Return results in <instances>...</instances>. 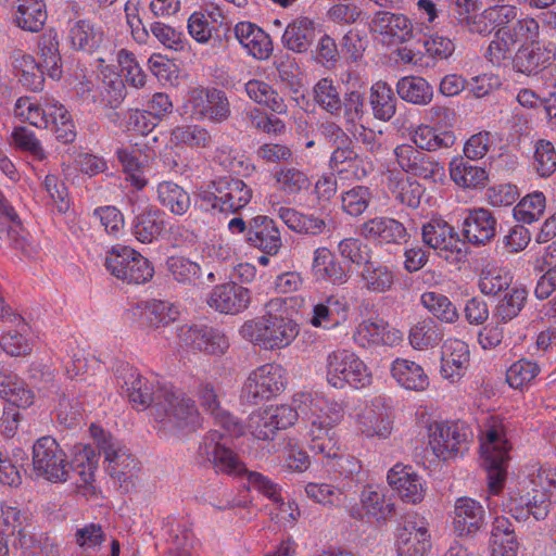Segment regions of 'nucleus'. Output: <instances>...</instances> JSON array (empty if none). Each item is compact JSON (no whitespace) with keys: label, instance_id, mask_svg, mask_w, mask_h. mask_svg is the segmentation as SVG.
Returning <instances> with one entry per match:
<instances>
[{"label":"nucleus","instance_id":"26","mask_svg":"<svg viewBox=\"0 0 556 556\" xmlns=\"http://www.w3.org/2000/svg\"><path fill=\"white\" fill-rule=\"evenodd\" d=\"M469 348L459 339H447L442 345L441 374L452 382L458 381L469 365Z\"/></svg>","mask_w":556,"mask_h":556},{"label":"nucleus","instance_id":"5","mask_svg":"<svg viewBox=\"0 0 556 556\" xmlns=\"http://www.w3.org/2000/svg\"><path fill=\"white\" fill-rule=\"evenodd\" d=\"M251 198V188L243 180L230 177L213 180L199 191L203 210L225 215L237 214Z\"/></svg>","mask_w":556,"mask_h":556},{"label":"nucleus","instance_id":"55","mask_svg":"<svg viewBox=\"0 0 556 556\" xmlns=\"http://www.w3.org/2000/svg\"><path fill=\"white\" fill-rule=\"evenodd\" d=\"M513 276L505 269L496 266H486L479 277V289L485 295L496 296L506 292L513 286Z\"/></svg>","mask_w":556,"mask_h":556},{"label":"nucleus","instance_id":"59","mask_svg":"<svg viewBox=\"0 0 556 556\" xmlns=\"http://www.w3.org/2000/svg\"><path fill=\"white\" fill-rule=\"evenodd\" d=\"M361 502L367 514L376 520H387L395 513L394 504L387 501L384 494L372 486L363 490Z\"/></svg>","mask_w":556,"mask_h":556},{"label":"nucleus","instance_id":"62","mask_svg":"<svg viewBox=\"0 0 556 556\" xmlns=\"http://www.w3.org/2000/svg\"><path fill=\"white\" fill-rule=\"evenodd\" d=\"M279 190L286 194H298L308 189L311 182L307 175L299 168L283 166L275 173Z\"/></svg>","mask_w":556,"mask_h":556},{"label":"nucleus","instance_id":"35","mask_svg":"<svg viewBox=\"0 0 556 556\" xmlns=\"http://www.w3.org/2000/svg\"><path fill=\"white\" fill-rule=\"evenodd\" d=\"M359 280L363 289L370 293L389 292L395 283L394 271L386 264L366 260L362 265Z\"/></svg>","mask_w":556,"mask_h":556},{"label":"nucleus","instance_id":"2","mask_svg":"<svg viewBox=\"0 0 556 556\" xmlns=\"http://www.w3.org/2000/svg\"><path fill=\"white\" fill-rule=\"evenodd\" d=\"M299 331L298 323L289 316L287 303L280 298L268 301L264 314L247 320L239 330L244 340L271 351L289 346Z\"/></svg>","mask_w":556,"mask_h":556},{"label":"nucleus","instance_id":"39","mask_svg":"<svg viewBox=\"0 0 556 556\" xmlns=\"http://www.w3.org/2000/svg\"><path fill=\"white\" fill-rule=\"evenodd\" d=\"M391 375L407 390L424 391L429 386L424 368L413 361L396 358L391 365Z\"/></svg>","mask_w":556,"mask_h":556},{"label":"nucleus","instance_id":"32","mask_svg":"<svg viewBox=\"0 0 556 556\" xmlns=\"http://www.w3.org/2000/svg\"><path fill=\"white\" fill-rule=\"evenodd\" d=\"M530 46H522L513 59L514 67L527 75L536 74L555 59V48L553 46L541 47L531 41Z\"/></svg>","mask_w":556,"mask_h":556},{"label":"nucleus","instance_id":"17","mask_svg":"<svg viewBox=\"0 0 556 556\" xmlns=\"http://www.w3.org/2000/svg\"><path fill=\"white\" fill-rule=\"evenodd\" d=\"M369 31L386 45L403 43L414 37V25L403 13L380 10L372 14Z\"/></svg>","mask_w":556,"mask_h":556},{"label":"nucleus","instance_id":"6","mask_svg":"<svg viewBox=\"0 0 556 556\" xmlns=\"http://www.w3.org/2000/svg\"><path fill=\"white\" fill-rule=\"evenodd\" d=\"M197 460L201 466L213 468L217 473H250L239 456L227 446L224 434L218 430H210L202 438L197 451Z\"/></svg>","mask_w":556,"mask_h":556},{"label":"nucleus","instance_id":"48","mask_svg":"<svg viewBox=\"0 0 556 556\" xmlns=\"http://www.w3.org/2000/svg\"><path fill=\"white\" fill-rule=\"evenodd\" d=\"M399 96L406 102L426 105L433 98L431 85L420 76H405L396 84Z\"/></svg>","mask_w":556,"mask_h":556},{"label":"nucleus","instance_id":"13","mask_svg":"<svg viewBox=\"0 0 556 556\" xmlns=\"http://www.w3.org/2000/svg\"><path fill=\"white\" fill-rule=\"evenodd\" d=\"M488 22L494 35H513L516 37L538 38L540 25L533 17L517 18L518 9L510 4H494L485 9Z\"/></svg>","mask_w":556,"mask_h":556},{"label":"nucleus","instance_id":"21","mask_svg":"<svg viewBox=\"0 0 556 556\" xmlns=\"http://www.w3.org/2000/svg\"><path fill=\"white\" fill-rule=\"evenodd\" d=\"M247 243L267 255H278L283 241L276 220L267 215H256L250 219Z\"/></svg>","mask_w":556,"mask_h":556},{"label":"nucleus","instance_id":"56","mask_svg":"<svg viewBox=\"0 0 556 556\" xmlns=\"http://www.w3.org/2000/svg\"><path fill=\"white\" fill-rule=\"evenodd\" d=\"M164 228V223L159 210H146L134 222L132 232L136 239L142 243H151Z\"/></svg>","mask_w":556,"mask_h":556},{"label":"nucleus","instance_id":"58","mask_svg":"<svg viewBox=\"0 0 556 556\" xmlns=\"http://www.w3.org/2000/svg\"><path fill=\"white\" fill-rule=\"evenodd\" d=\"M18 329L8 330L0 337V348L10 356H25L31 352V343L25 332L27 325L20 316V320H15Z\"/></svg>","mask_w":556,"mask_h":556},{"label":"nucleus","instance_id":"37","mask_svg":"<svg viewBox=\"0 0 556 556\" xmlns=\"http://www.w3.org/2000/svg\"><path fill=\"white\" fill-rule=\"evenodd\" d=\"M0 396L15 407L33 404V392L8 366L0 363Z\"/></svg>","mask_w":556,"mask_h":556},{"label":"nucleus","instance_id":"42","mask_svg":"<svg viewBox=\"0 0 556 556\" xmlns=\"http://www.w3.org/2000/svg\"><path fill=\"white\" fill-rule=\"evenodd\" d=\"M413 146L422 151H438L455 143V135L450 130H438L429 125H419L409 134Z\"/></svg>","mask_w":556,"mask_h":556},{"label":"nucleus","instance_id":"50","mask_svg":"<svg viewBox=\"0 0 556 556\" xmlns=\"http://www.w3.org/2000/svg\"><path fill=\"white\" fill-rule=\"evenodd\" d=\"M332 427L309 425L307 432V446L309 451L319 456L320 459H333L339 456V446L333 437L330 435Z\"/></svg>","mask_w":556,"mask_h":556},{"label":"nucleus","instance_id":"9","mask_svg":"<svg viewBox=\"0 0 556 556\" xmlns=\"http://www.w3.org/2000/svg\"><path fill=\"white\" fill-rule=\"evenodd\" d=\"M105 267L112 276L127 282L140 285L154 274L150 261L127 245L113 247L105 256Z\"/></svg>","mask_w":556,"mask_h":556},{"label":"nucleus","instance_id":"36","mask_svg":"<svg viewBox=\"0 0 556 556\" xmlns=\"http://www.w3.org/2000/svg\"><path fill=\"white\" fill-rule=\"evenodd\" d=\"M316 37L315 22L306 16L295 18L288 24L282 35V45L296 53L306 52Z\"/></svg>","mask_w":556,"mask_h":556},{"label":"nucleus","instance_id":"3","mask_svg":"<svg viewBox=\"0 0 556 556\" xmlns=\"http://www.w3.org/2000/svg\"><path fill=\"white\" fill-rule=\"evenodd\" d=\"M556 489V472L540 469L521 490L510 491L504 510L516 520H527L532 515L536 520H543L549 513L551 497Z\"/></svg>","mask_w":556,"mask_h":556},{"label":"nucleus","instance_id":"53","mask_svg":"<svg viewBox=\"0 0 556 556\" xmlns=\"http://www.w3.org/2000/svg\"><path fill=\"white\" fill-rule=\"evenodd\" d=\"M538 38L516 37L513 35H494L485 58L495 66H506L511 61L514 47L521 41H535Z\"/></svg>","mask_w":556,"mask_h":556},{"label":"nucleus","instance_id":"63","mask_svg":"<svg viewBox=\"0 0 556 556\" xmlns=\"http://www.w3.org/2000/svg\"><path fill=\"white\" fill-rule=\"evenodd\" d=\"M545 211V195L535 191L526 195L514 208L515 218L525 224L540 219Z\"/></svg>","mask_w":556,"mask_h":556},{"label":"nucleus","instance_id":"16","mask_svg":"<svg viewBox=\"0 0 556 556\" xmlns=\"http://www.w3.org/2000/svg\"><path fill=\"white\" fill-rule=\"evenodd\" d=\"M296 412L290 405H270L253 412L248 420L250 433L257 440H273L276 432L292 426Z\"/></svg>","mask_w":556,"mask_h":556},{"label":"nucleus","instance_id":"12","mask_svg":"<svg viewBox=\"0 0 556 556\" xmlns=\"http://www.w3.org/2000/svg\"><path fill=\"white\" fill-rule=\"evenodd\" d=\"M481 450L483 466L488 471L489 491L496 495L502 490L506 477L509 446L496 429H490L485 441L481 444Z\"/></svg>","mask_w":556,"mask_h":556},{"label":"nucleus","instance_id":"49","mask_svg":"<svg viewBox=\"0 0 556 556\" xmlns=\"http://www.w3.org/2000/svg\"><path fill=\"white\" fill-rule=\"evenodd\" d=\"M451 179L463 188H477L483 186L488 179L484 168L472 165L463 157L454 159L450 163Z\"/></svg>","mask_w":556,"mask_h":556},{"label":"nucleus","instance_id":"54","mask_svg":"<svg viewBox=\"0 0 556 556\" xmlns=\"http://www.w3.org/2000/svg\"><path fill=\"white\" fill-rule=\"evenodd\" d=\"M157 199L164 207L175 215H184L191 204L189 193L172 181L159 184Z\"/></svg>","mask_w":556,"mask_h":556},{"label":"nucleus","instance_id":"45","mask_svg":"<svg viewBox=\"0 0 556 556\" xmlns=\"http://www.w3.org/2000/svg\"><path fill=\"white\" fill-rule=\"evenodd\" d=\"M13 66L18 81L31 91L42 89L46 71L29 54L16 52L13 55Z\"/></svg>","mask_w":556,"mask_h":556},{"label":"nucleus","instance_id":"23","mask_svg":"<svg viewBox=\"0 0 556 556\" xmlns=\"http://www.w3.org/2000/svg\"><path fill=\"white\" fill-rule=\"evenodd\" d=\"M251 302L249 289L235 282L216 286L207 299L211 308L223 314H238Z\"/></svg>","mask_w":556,"mask_h":556},{"label":"nucleus","instance_id":"25","mask_svg":"<svg viewBox=\"0 0 556 556\" xmlns=\"http://www.w3.org/2000/svg\"><path fill=\"white\" fill-rule=\"evenodd\" d=\"M497 220L486 208L470 210L463 222V236L468 243L485 245L496 235Z\"/></svg>","mask_w":556,"mask_h":556},{"label":"nucleus","instance_id":"18","mask_svg":"<svg viewBox=\"0 0 556 556\" xmlns=\"http://www.w3.org/2000/svg\"><path fill=\"white\" fill-rule=\"evenodd\" d=\"M181 345L208 355H222L228 348L227 337L219 330L204 325H184L178 329Z\"/></svg>","mask_w":556,"mask_h":556},{"label":"nucleus","instance_id":"15","mask_svg":"<svg viewBox=\"0 0 556 556\" xmlns=\"http://www.w3.org/2000/svg\"><path fill=\"white\" fill-rule=\"evenodd\" d=\"M430 548V533L425 518L417 514H406L397 528V555L425 556Z\"/></svg>","mask_w":556,"mask_h":556},{"label":"nucleus","instance_id":"8","mask_svg":"<svg viewBox=\"0 0 556 556\" xmlns=\"http://www.w3.org/2000/svg\"><path fill=\"white\" fill-rule=\"evenodd\" d=\"M287 384V371L278 364L270 363L252 370L241 389L243 403L256 405L281 393Z\"/></svg>","mask_w":556,"mask_h":556},{"label":"nucleus","instance_id":"20","mask_svg":"<svg viewBox=\"0 0 556 556\" xmlns=\"http://www.w3.org/2000/svg\"><path fill=\"white\" fill-rule=\"evenodd\" d=\"M421 239L427 247L439 251L440 255L445 253L446 260L448 253L460 254L465 244L455 228L442 218H431L424 224Z\"/></svg>","mask_w":556,"mask_h":556},{"label":"nucleus","instance_id":"11","mask_svg":"<svg viewBox=\"0 0 556 556\" xmlns=\"http://www.w3.org/2000/svg\"><path fill=\"white\" fill-rule=\"evenodd\" d=\"M393 155L399 168L405 174L431 182L445 178L444 166L433 156L413 144L402 143L394 148Z\"/></svg>","mask_w":556,"mask_h":556},{"label":"nucleus","instance_id":"19","mask_svg":"<svg viewBox=\"0 0 556 556\" xmlns=\"http://www.w3.org/2000/svg\"><path fill=\"white\" fill-rule=\"evenodd\" d=\"M428 431L430 448L444 460L455 456L462 444L467 442V428L462 422H433Z\"/></svg>","mask_w":556,"mask_h":556},{"label":"nucleus","instance_id":"10","mask_svg":"<svg viewBox=\"0 0 556 556\" xmlns=\"http://www.w3.org/2000/svg\"><path fill=\"white\" fill-rule=\"evenodd\" d=\"M292 406L296 412V419L302 417L313 426L333 428L344 416L341 403L318 394L298 392L293 395Z\"/></svg>","mask_w":556,"mask_h":556},{"label":"nucleus","instance_id":"28","mask_svg":"<svg viewBox=\"0 0 556 556\" xmlns=\"http://www.w3.org/2000/svg\"><path fill=\"white\" fill-rule=\"evenodd\" d=\"M484 523V509L482 505L470 497H459L454 506V530L463 535H470L480 530Z\"/></svg>","mask_w":556,"mask_h":556},{"label":"nucleus","instance_id":"7","mask_svg":"<svg viewBox=\"0 0 556 556\" xmlns=\"http://www.w3.org/2000/svg\"><path fill=\"white\" fill-rule=\"evenodd\" d=\"M327 380L337 388L351 386L361 389L371 383V374L365 363L352 351L337 350L327 356Z\"/></svg>","mask_w":556,"mask_h":556},{"label":"nucleus","instance_id":"52","mask_svg":"<svg viewBox=\"0 0 556 556\" xmlns=\"http://www.w3.org/2000/svg\"><path fill=\"white\" fill-rule=\"evenodd\" d=\"M248 97L258 104H263L277 114L287 113L285 100L267 83L258 79H251L245 84Z\"/></svg>","mask_w":556,"mask_h":556},{"label":"nucleus","instance_id":"30","mask_svg":"<svg viewBox=\"0 0 556 556\" xmlns=\"http://www.w3.org/2000/svg\"><path fill=\"white\" fill-rule=\"evenodd\" d=\"M67 38L73 49L89 54L98 52L105 42L102 27L89 20L76 21L71 26Z\"/></svg>","mask_w":556,"mask_h":556},{"label":"nucleus","instance_id":"43","mask_svg":"<svg viewBox=\"0 0 556 556\" xmlns=\"http://www.w3.org/2000/svg\"><path fill=\"white\" fill-rule=\"evenodd\" d=\"M169 141L176 147L181 146L192 150H205L213 146L211 132L198 124L176 126L170 131Z\"/></svg>","mask_w":556,"mask_h":556},{"label":"nucleus","instance_id":"14","mask_svg":"<svg viewBox=\"0 0 556 556\" xmlns=\"http://www.w3.org/2000/svg\"><path fill=\"white\" fill-rule=\"evenodd\" d=\"M188 103L197 119H207L215 124L226 122L231 114L230 103L225 91L217 88L198 87L189 91Z\"/></svg>","mask_w":556,"mask_h":556},{"label":"nucleus","instance_id":"44","mask_svg":"<svg viewBox=\"0 0 556 556\" xmlns=\"http://www.w3.org/2000/svg\"><path fill=\"white\" fill-rule=\"evenodd\" d=\"M46 20L47 11L43 0H17L14 22L20 28L37 33L42 29Z\"/></svg>","mask_w":556,"mask_h":556},{"label":"nucleus","instance_id":"33","mask_svg":"<svg viewBox=\"0 0 556 556\" xmlns=\"http://www.w3.org/2000/svg\"><path fill=\"white\" fill-rule=\"evenodd\" d=\"M235 36L249 54L266 60L273 51L270 37L255 24L240 22L235 27Z\"/></svg>","mask_w":556,"mask_h":556},{"label":"nucleus","instance_id":"47","mask_svg":"<svg viewBox=\"0 0 556 556\" xmlns=\"http://www.w3.org/2000/svg\"><path fill=\"white\" fill-rule=\"evenodd\" d=\"M528 292L522 287L513 286L503 293L496 304L493 318L498 323H509L515 319L526 305Z\"/></svg>","mask_w":556,"mask_h":556},{"label":"nucleus","instance_id":"27","mask_svg":"<svg viewBox=\"0 0 556 556\" xmlns=\"http://www.w3.org/2000/svg\"><path fill=\"white\" fill-rule=\"evenodd\" d=\"M387 479L404 502L417 504L424 500L425 489L421 478L412 467L396 464L389 470Z\"/></svg>","mask_w":556,"mask_h":556},{"label":"nucleus","instance_id":"51","mask_svg":"<svg viewBox=\"0 0 556 556\" xmlns=\"http://www.w3.org/2000/svg\"><path fill=\"white\" fill-rule=\"evenodd\" d=\"M370 105L377 119L390 121L396 111V98L391 87L383 81L374 84L370 88Z\"/></svg>","mask_w":556,"mask_h":556},{"label":"nucleus","instance_id":"40","mask_svg":"<svg viewBox=\"0 0 556 556\" xmlns=\"http://www.w3.org/2000/svg\"><path fill=\"white\" fill-rule=\"evenodd\" d=\"M313 271L318 279L330 281L333 285H343L349 275L342 265L336 260L331 251L325 247L314 251Z\"/></svg>","mask_w":556,"mask_h":556},{"label":"nucleus","instance_id":"29","mask_svg":"<svg viewBox=\"0 0 556 556\" xmlns=\"http://www.w3.org/2000/svg\"><path fill=\"white\" fill-rule=\"evenodd\" d=\"M278 216L290 230L302 235L318 236L333 227L328 215L303 214L290 207H279Z\"/></svg>","mask_w":556,"mask_h":556},{"label":"nucleus","instance_id":"34","mask_svg":"<svg viewBox=\"0 0 556 556\" xmlns=\"http://www.w3.org/2000/svg\"><path fill=\"white\" fill-rule=\"evenodd\" d=\"M99 453L104 455L105 462L109 463L108 470L112 477L122 480L131 477V469L136 468L135 459L130 457L127 452L122 448L117 441L113 440L111 435L99 440Z\"/></svg>","mask_w":556,"mask_h":556},{"label":"nucleus","instance_id":"60","mask_svg":"<svg viewBox=\"0 0 556 556\" xmlns=\"http://www.w3.org/2000/svg\"><path fill=\"white\" fill-rule=\"evenodd\" d=\"M420 301L425 308L443 323L453 324L459 317L456 306L442 293L425 292Z\"/></svg>","mask_w":556,"mask_h":556},{"label":"nucleus","instance_id":"31","mask_svg":"<svg viewBox=\"0 0 556 556\" xmlns=\"http://www.w3.org/2000/svg\"><path fill=\"white\" fill-rule=\"evenodd\" d=\"M356 342L362 345H395L402 341L403 334L400 330L390 328L382 320H364L355 332Z\"/></svg>","mask_w":556,"mask_h":556},{"label":"nucleus","instance_id":"41","mask_svg":"<svg viewBox=\"0 0 556 556\" xmlns=\"http://www.w3.org/2000/svg\"><path fill=\"white\" fill-rule=\"evenodd\" d=\"M249 483L278 505L281 518L295 521L300 517L298 505L294 502H283L277 484L273 483L262 473L251 471L249 473Z\"/></svg>","mask_w":556,"mask_h":556},{"label":"nucleus","instance_id":"57","mask_svg":"<svg viewBox=\"0 0 556 556\" xmlns=\"http://www.w3.org/2000/svg\"><path fill=\"white\" fill-rule=\"evenodd\" d=\"M441 327L432 318L418 321L409 331V343L416 350L437 345L443 339Z\"/></svg>","mask_w":556,"mask_h":556},{"label":"nucleus","instance_id":"22","mask_svg":"<svg viewBox=\"0 0 556 556\" xmlns=\"http://www.w3.org/2000/svg\"><path fill=\"white\" fill-rule=\"evenodd\" d=\"M122 379L121 389L128 397L132 407L143 410L151 406L153 413L159 391L166 389V387L156 386L153 381L148 380L134 369H128Z\"/></svg>","mask_w":556,"mask_h":556},{"label":"nucleus","instance_id":"24","mask_svg":"<svg viewBox=\"0 0 556 556\" xmlns=\"http://www.w3.org/2000/svg\"><path fill=\"white\" fill-rule=\"evenodd\" d=\"M359 235L368 241L386 244H401L406 242L409 237L406 227L401 222L386 216H377L363 223L359 227Z\"/></svg>","mask_w":556,"mask_h":556},{"label":"nucleus","instance_id":"64","mask_svg":"<svg viewBox=\"0 0 556 556\" xmlns=\"http://www.w3.org/2000/svg\"><path fill=\"white\" fill-rule=\"evenodd\" d=\"M532 166L534 170L544 178L555 173L556 150L551 141L545 139L535 141Z\"/></svg>","mask_w":556,"mask_h":556},{"label":"nucleus","instance_id":"46","mask_svg":"<svg viewBox=\"0 0 556 556\" xmlns=\"http://www.w3.org/2000/svg\"><path fill=\"white\" fill-rule=\"evenodd\" d=\"M38 48L40 58L38 64L49 77L59 80L62 77V65L56 34L53 31L43 34L39 39Z\"/></svg>","mask_w":556,"mask_h":556},{"label":"nucleus","instance_id":"38","mask_svg":"<svg viewBox=\"0 0 556 556\" xmlns=\"http://www.w3.org/2000/svg\"><path fill=\"white\" fill-rule=\"evenodd\" d=\"M348 304L344 298L329 295L313 307L312 326L331 328L346 319Z\"/></svg>","mask_w":556,"mask_h":556},{"label":"nucleus","instance_id":"1","mask_svg":"<svg viewBox=\"0 0 556 556\" xmlns=\"http://www.w3.org/2000/svg\"><path fill=\"white\" fill-rule=\"evenodd\" d=\"M97 469L92 448L84 446L70 463L63 448L52 437L38 439L33 446V470L52 483L74 480L77 488L90 485L94 481Z\"/></svg>","mask_w":556,"mask_h":556},{"label":"nucleus","instance_id":"4","mask_svg":"<svg viewBox=\"0 0 556 556\" xmlns=\"http://www.w3.org/2000/svg\"><path fill=\"white\" fill-rule=\"evenodd\" d=\"M153 416L165 427L186 432L202 426V417L195 402L180 390L166 388L159 391Z\"/></svg>","mask_w":556,"mask_h":556},{"label":"nucleus","instance_id":"61","mask_svg":"<svg viewBox=\"0 0 556 556\" xmlns=\"http://www.w3.org/2000/svg\"><path fill=\"white\" fill-rule=\"evenodd\" d=\"M341 93L332 79L321 78L314 86L315 102L333 116L341 114Z\"/></svg>","mask_w":556,"mask_h":556}]
</instances>
